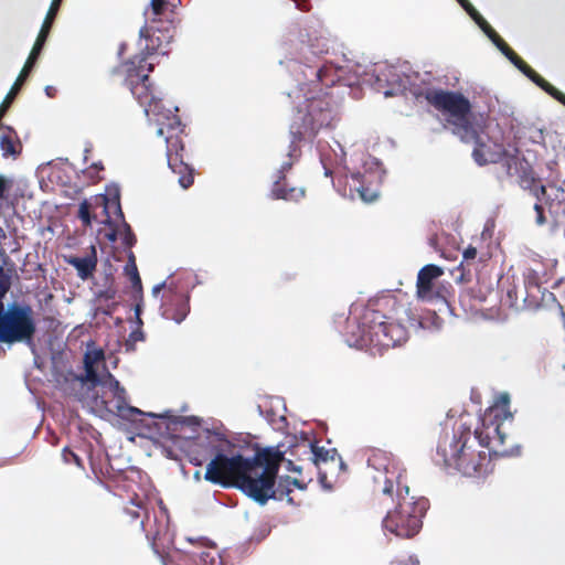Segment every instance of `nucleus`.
Masks as SVG:
<instances>
[{
	"label": "nucleus",
	"mask_w": 565,
	"mask_h": 565,
	"mask_svg": "<svg viewBox=\"0 0 565 565\" xmlns=\"http://www.w3.org/2000/svg\"><path fill=\"white\" fill-rule=\"evenodd\" d=\"M407 316L409 327H423L422 317L406 309L393 295H384L367 301L362 311L349 318L345 326L347 342L358 348L379 351L394 348L408 338L402 315Z\"/></svg>",
	"instance_id": "f257e3e1"
},
{
	"label": "nucleus",
	"mask_w": 565,
	"mask_h": 565,
	"mask_svg": "<svg viewBox=\"0 0 565 565\" xmlns=\"http://www.w3.org/2000/svg\"><path fill=\"white\" fill-rule=\"evenodd\" d=\"M168 0H150L145 9V25L140 29V38L147 41L141 56H135L122 65L126 83L139 106H157L162 97L156 95L149 83L148 73H143V63L149 55L161 53L167 55V49L174 38V11Z\"/></svg>",
	"instance_id": "f03ea898"
},
{
	"label": "nucleus",
	"mask_w": 565,
	"mask_h": 565,
	"mask_svg": "<svg viewBox=\"0 0 565 565\" xmlns=\"http://www.w3.org/2000/svg\"><path fill=\"white\" fill-rule=\"evenodd\" d=\"M445 128L465 142H473L472 158L479 166L497 163L509 154L504 147V131L497 118L477 108H438Z\"/></svg>",
	"instance_id": "7ed1b4c3"
},
{
	"label": "nucleus",
	"mask_w": 565,
	"mask_h": 565,
	"mask_svg": "<svg viewBox=\"0 0 565 565\" xmlns=\"http://www.w3.org/2000/svg\"><path fill=\"white\" fill-rule=\"evenodd\" d=\"M199 446L205 448L206 456L203 459L193 457L191 462L201 466L203 460L212 457L204 473L206 481L223 488H237L246 495L250 492L263 498L253 486L263 460V450L257 451L253 458H245L241 454L227 456L224 454L223 443L217 434H209L205 441L202 440Z\"/></svg>",
	"instance_id": "20e7f679"
},
{
	"label": "nucleus",
	"mask_w": 565,
	"mask_h": 565,
	"mask_svg": "<svg viewBox=\"0 0 565 565\" xmlns=\"http://www.w3.org/2000/svg\"><path fill=\"white\" fill-rule=\"evenodd\" d=\"M492 457L484 448L478 447L472 425L461 416L454 424L451 434L445 431L440 435L433 460L449 473L480 477L490 470Z\"/></svg>",
	"instance_id": "39448f33"
},
{
	"label": "nucleus",
	"mask_w": 565,
	"mask_h": 565,
	"mask_svg": "<svg viewBox=\"0 0 565 565\" xmlns=\"http://www.w3.org/2000/svg\"><path fill=\"white\" fill-rule=\"evenodd\" d=\"M179 109L145 108V114L149 122L157 127V134L166 139V154L169 168L179 175V184L183 189H189L194 182V169L183 160L184 143L182 135L185 125L178 115Z\"/></svg>",
	"instance_id": "423d86ee"
},
{
	"label": "nucleus",
	"mask_w": 565,
	"mask_h": 565,
	"mask_svg": "<svg viewBox=\"0 0 565 565\" xmlns=\"http://www.w3.org/2000/svg\"><path fill=\"white\" fill-rule=\"evenodd\" d=\"M512 420L510 396L508 393H502L484 411L480 417V425L472 430L478 447L484 448L493 457H508L518 454L519 448L515 449L512 444H508L510 437L504 428V424L507 422L511 424Z\"/></svg>",
	"instance_id": "0eeeda50"
},
{
	"label": "nucleus",
	"mask_w": 565,
	"mask_h": 565,
	"mask_svg": "<svg viewBox=\"0 0 565 565\" xmlns=\"http://www.w3.org/2000/svg\"><path fill=\"white\" fill-rule=\"evenodd\" d=\"M328 47H321L318 53H328ZM309 54L316 55L317 51L311 45L306 52L302 53L303 68L301 73L307 82L300 85V90L307 102H326V97L331 96L329 92L333 86H343L344 89H349V93L358 98L359 88H353L350 84H342L344 68L334 65L332 62H324L321 65L313 66L310 64Z\"/></svg>",
	"instance_id": "6e6552de"
},
{
	"label": "nucleus",
	"mask_w": 565,
	"mask_h": 565,
	"mask_svg": "<svg viewBox=\"0 0 565 565\" xmlns=\"http://www.w3.org/2000/svg\"><path fill=\"white\" fill-rule=\"evenodd\" d=\"M281 460L282 454L278 450H273L270 448L263 449L260 468L257 471L253 483L256 491H258L263 498H258L256 494L250 492L248 494L249 498L259 504H265L269 499H287L289 503H294V498L290 497L294 488H298L300 490L306 489V484L295 478H290L289 476L280 477L277 486L275 484Z\"/></svg>",
	"instance_id": "1a4fd4ad"
},
{
	"label": "nucleus",
	"mask_w": 565,
	"mask_h": 565,
	"mask_svg": "<svg viewBox=\"0 0 565 565\" xmlns=\"http://www.w3.org/2000/svg\"><path fill=\"white\" fill-rule=\"evenodd\" d=\"M33 315L30 305L12 303L4 310L0 302V342H31L36 332Z\"/></svg>",
	"instance_id": "9d476101"
},
{
	"label": "nucleus",
	"mask_w": 565,
	"mask_h": 565,
	"mask_svg": "<svg viewBox=\"0 0 565 565\" xmlns=\"http://www.w3.org/2000/svg\"><path fill=\"white\" fill-rule=\"evenodd\" d=\"M423 83L418 73L407 74L401 67L386 65L374 76L370 89L385 97L397 95L419 97L423 93Z\"/></svg>",
	"instance_id": "9b49d317"
},
{
	"label": "nucleus",
	"mask_w": 565,
	"mask_h": 565,
	"mask_svg": "<svg viewBox=\"0 0 565 565\" xmlns=\"http://www.w3.org/2000/svg\"><path fill=\"white\" fill-rule=\"evenodd\" d=\"M367 466L372 470L374 494L381 493L393 502L394 486L401 477L398 462L394 456L386 450L372 448L369 450Z\"/></svg>",
	"instance_id": "f8f14e48"
},
{
	"label": "nucleus",
	"mask_w": 565,
	"mask_h": 565,
	"mask_svg": "<svg viewBox=\"0 0 565 565\" xmlns=\"http://www.w3.org/2000/svg\"><path fill=\"white\" fill-rule=\"evenodd\" d=\"M331 116L328 108H297L290 124L291 151H298V145L305 139H313L322 127L329 126Z\"/></svg>",
	"instance_id": "ddd939ff"
},
{
	"label": "nucleus",
	"mask_w": 565,
	"mask_h": 565,
	"mask_svg": "<svg viewBox=\"0 0 565 565\" xmlns=\"http://www.w3.org/2000/svg\"><path fill=\"white\" fill-rule=\"evenodd\" d=\"M399 511L387 513L383 520V526L396 536L413 537L419 533L423 526L424 503L422 501L404 502L399 504Z\"/></svg>",
	"instance_id": "4468645a"
},
{
	"label": "nucleus",
	"mask_w": 565,
	"mask_h": 565,
	"mask_svg": "<svg viewBox=\"0 0 565 565\" xmlns=\"http://www.w3.org/2000/svg\"><path fill=\"white\" fill-rule=\"evenodd\" d=\"M113 200L104 194L96 196L94 204L84 200L78 207V218L85 226H90L93 221H96L113 227L114 221L110 217V210H114L110 204Z\"/></svg>",
	"instance_id": "2eb2a0df"
},
{
	"label": "nucleus",
	"mask_w": 565,
	"mask_h": 565,
	"mask_svg": "<svg viewBox=\"0 0 565 565\" xmlns=\"http://www.w3.org/2000/svg\"><path fill=\"white\" fill-rule=\"evenodd\" d=\"M347 186L349 188V196L353 200L360 199L365 203H371L379 196V186L374 172L351 173L350 177H347Z\"/></svg>",
	"instance_id": "dca6fc26"
},
{
	"label": "nucleus",
	"mask_w": 565,
	"mask_h": 565,
	"mask_svg": "<svg viewBox=\"0 0 565 565\" xmlns=\"http://www.w3.org/2000/svg\"><path fill=\"white\" fill-rule=\"evenodd\" d=\"M160 309L164 319L181 323L190 312L189 297L168 289L163 294Z\"/></svg>",
	"instance_id": "f3484780"
},
{
	"label": "nucleus",
	"mask_w": 565,
	"mask_h": 565,
	"mask_svg": "<svg viewBox=\"0 0 565 565\" xmlns=\"http://www.w3.org/2000/svg\"><path fill=\"white\" fill-rule=\"evenodd\" d=\"M468 14L491 40V42L500 50V52L514 64L520 56L507 44V42L495 32V30L488 23V21L477 11L473 6H470Z\"/></svg>",
	"instance_id": "a211bd4d"
},
{
	"label": "nucleus",
	"mask_w": 565,
	"mask_h": 565,
	"mask_svg": "<svg viewBox=\"0 0 565 565\" xmlns=\"http://www.w3.org/2000/svg\"><path fill=\"white\" fill-rule=\"evenodd\" d=\"M444 274L441 267L433 264L426 265V303H435L439 311H448L449 305L446 299L447 289L441 286L436 292L433 291V280Z\"/></svg>",
	"instance_id": "6ab92c4d"
},
{
	"label": "nucleus",
	"mask_w": 565,
	"mask_h": 565,
	"mask_svg": "<svg viewBox=\"0 0 565 565\" xmlns=\"http://www.w3.org/2000/svg\"><path fill=\"white\" fill-rule=\"evenodd\" d=\"M147 415L159 419L153 424L154 433L158 437L167 440H174L178 437L177 433L179 427L185 423V417L171 415L169 412L162 415L153 413H148Z\"/></svg>",
	"instance_id": "aec40b11"
},
{
	"label": "nucleus",
	"mask_w": 565,
	"mask_h": 565,
	"mask_svg": "<svg viewBox=\"0 0 565 565\" xmlns=\"http://www.w3.org/2000/svg\"><path fill=\"white\" fill-rule=\"evenodd\" d=\"M54 20L55 19L53 18V10H49L46 13V17L43 21V24L41 26V30L38 34V38L35 40V43H34V45L29 54V57H28L26 62L24 63V66L22 67L21 71H23L28 74H31L39 56L41 55V52L45 45V42L50 35Z\"/></svg>",
	"instance_id": "412c9836"
},
{
	"label": "nucleus",
	"mask_w": 565,
	"mask_h": 565,
	"mask_svg": "<svg viewBox=\"0 0 565 565\" xmlns=\"http://www.w3.org/2000/svg\"><path fill=\"white\" fill-rule=\"evenodd\" d=\"M270 196L274 200L299 202L306 196V189L301 185H291L285 175L275 179L270 189Z\"/></svg>",
	"instance_id": "4be33fe9"
},
{
	"label": "nucleus",
	"mask_w": 565,
	"mask_h": 565,
	"mask_svg": "<svg viewBox=\"0 0 565 565\" xmlns=\"http://www.w3.org/2000/svg\"><path fill=\"white\" fill-rule=\"evenodd\" d=\"M66 263L77 270V275L83 280L93 277L96 271L98 258L95 245L89 246V252L85 256H68Z\"/></svg>",
	"instance_id": "5701e85b"
},
{
	"label": "nucleus",
	"mask_w": 565,
	"mask_h": 565,
	"mask_svg": "<svg viewBox=\"0 0 565 565\" xmlns=\"http://www.w3.org/2000/svg\"><path fill=\"white\" fill-rule=\"evenodd\" d=\"M519 71H521L527 78H530L533 83H535L539 87H541L545 93L551 95L557 102L565 106V94L559 92L553 85H551L546 79H544L540 74H537L525 61L521 57L513 64Z\"/></svg>",
	"instance_id": "b1692460"
},
{
	"label": "nucleus",
	"mask_w": 565,
	"mask_h": 565,
	"mask_svg": "<svg viewBox=\"0 0 565 565\" xmlns=\"http://www.w3.org/2000/svg\"><path fill=\"white\" fill-rule=\"evenodd\" d=\"M478 257V250L475 246L469 245L465 248L462 253V260L459 265V270H461L460 280L465 282H469L472 280V271H478L479 264L486 260V255H480Z\"/></svg>",
	"instance_id": "393cba45"
},
{
	"label": "nucleus",
	"mask_w": 565,
	"mask_h": 565,
	"mask_svg": "<svg viewBox=\"0 0 565 565\" xmlns=\"http://www.w3.org/2000/svg\"><path fill=\"white\" fill-rule=\"evenodd\" d=\"M109 381H110V390L113 392L114 398L116 399V408L118 411V414L122 417H127L126 412L128 415H143L145 413L140 409L127 406V392L124 386L120 385L119 381H117L111 374H109Z\"/></svg>",
	"instance_id": "a878e982"
},
{
	"label": "nucleus",
	"mask_w": 565,
	"mask_h": 565,
	"mask_svg": "<svg viewBox=\"0 0 565 565\" xmlns=\"http://www.w3.org/2000/svg\"><path fill=\"white\" fill-rule=\"evenodd\" d=\"M426 100L435 106H471L462 94L455 92H438L434 95L426 93Z\"/></svg>",
	"instance_id": "bb28decb"
},
{
	"label": "nucleus",
	"mask_w": 565,
	"mask_h": 565,
	"mask_svg": "<svg viewBox=\"0 0 565 565\" xmlns=\"http://www.w3.org/2000/svg\"><path fill=\"white\" fill-rule=\"evenodd\" d=\"M114 206V212L117 215L118 220L121 222L124 227V235H122V243L127 247H131L136 244L137 239L135 234L132 233V230L130 225L125 221L124 213L120 206L119 198H115L111 203Z\"/></svg>",
	"instance_id": "cd10ccee"
},
{
	"label": "nucleus",
	"mask_w": 565,
	"mask_h": 565,
	"mask_svg": "<svg viewBox=\"0 0 565 565\" xmlns=\"http://www.w3.org/2000/svg\"><path fill=\"white\" fill-rule=\"evenodd\" d=\"M524 290L525 296L521 295L524 301L529 296L534 297V291L540 292V277L533 269H527L524 274Z\"/></svg>",
	"instance_id": "c85d7f7f"
},
{
	"label": "nucleus",
	"mask_w": 565,
	"mask_h": 565,
	"mask_svg": "<svg viewBox=\"0 0 565 565\" xmlns=\"http://www.w3.org/2000/svg\"><path fill=\"white\" fill-rule=\"evenodd\" d=\"M445 312L446 311H439L435 303H426V322H429L430 328L439 330L444 324V319L439 313Z\"/></svg>",
	"instance_id": "c756f323"
},
{
	"label": "nucleus",
	"mask_w": 565,
	"mask_h": 565,
	"mask_svg": "<svg viewBox=\"0 0 565 565\" xmlns=\"http://www.w3.org/2000/svg\"><path fill=\"white\" fill-rule=\"evenodd\" d=\"M126 275L130 278L132 288L137 292H141L142 290V284L141 278L139 276L136 263H135V256L134 254L129 257V263L125 267Z\"/></svg>",
	"instance_id": "7c9ffc66"
},
{
	"label": "nucleus",
	"mask_w": 565,
	"mask_h": 565,
	"mask_svg": "<svg viewBox=\"0 0 565 565\" xmlns=\"http://www.w3.org/2000/svg\"><path fill=\"white\" fill-rule=\"evenodd\" d=\"M547 195L548 193L546 192V194H541L539 198H535L536 202L533 205V210L535 212V224L537 226H543L547 223V217L544 210V205L547 207Z\"/></svg>",
	"instance_id": "2f4dec72"
},
{
	"label": "nucleus",
	"mask_w": 565,
	"mask_h": 565,
	"mask_svg": "<svg viewBox=\"0 0 565 565\" xmlns=\"http://www.w3.org/2000/svg\"><path fill=\"white\" fill-rule=\"evenodd\" d=\"M0 148L3 157L18 156L20 152V143L17 142L9 134L3 135L0 139Z\"/></svg>",
	"instance_id": "473e14b6"
},
{
	"label": "nucleus",
	"mask_w": 565,
	"mask_h": 565,
	"mask_svg": "<svg viewBox=\"0 0 565 565\" xmlns=\"http://www.w3.org/2000/svg\"><path fill=\"white\" fill-rule=\"evenodd\" d=\"M200 561L203 565H224L222 556L216 548L203 551L200 554Z\"/></svg>",
	"instance_id": "72a5a7b5"
},
{
	"label": "nucleus",
	"mask_w": 565,
	"mask_h": 565,
	"mask_svg": "<svg viewBox=\"0 0 565 565\" xmlns=\"http://www.w3.org/2000/svg\"><path fill=\"white\" fill-rule=\"evenodd\" d=\"M311 455L315 465H319L321 462H327L329 459H333V455L330 454L329 450L323 447L311 446Z\"/></svg>",
	"instance_id": "f704fd0d"
},
{
	"label": "nucleus",
	"mask_w": 565,
	"mask_h": 565,
	"mask_svg": "<svg viewBox=\"0 0 565 565\" xmlns=\"http://www.w3.org/2000/svg\"><path fill=\"white\" fill-rule=\"evenodd\" d=\"M104 358H105L104 351L100 349L87 351L84 354V366H95L98 362L104 360Z\"/></svg>",
	"instance_id": "c9c22d12"
},
{
	"label": "nucleus",
	"mask_w": 565,
	"mask_h": 565,
	"mask_svg": "<svg viewBox=\"0 0 565 565\" xmlns=\"http://www.w3.org/2000/svg\"><path fill=\"white\" fill-rule=\"evenodd\" d=\"M62 458L65 463H74L79 468H84L83 460L78 455H76L73 450H71L68 447H65L62 450Z\"/></svg>",
	"instance_id": "e433bc0d"
},
{
	"label": "nucleus",
	"mask_w": 565,
	"mask_h": 565,
	"mask_svg": "<svg viewBox=\"0 0 565 565\" xmlns=\"http://www.w3.org/2000/svg\"><path fill=\"white\" fill-rule=\"evenodd\" d=\"M84 367H85V374L78 376V380L82 383L89 382V383H93V384H97L99 382V377H98V374H97V371H96L95 366H84Z\"/></svg>",
	"instance_id": "4c0bfd02"
},
{
	"label": "nucleus",
	"mask_w": 565,
	"mask_h": 565,
	"mask_svg": "<svg viewBox=\"0 0 565 565\" xmlns=\"http://www.w3.org/2000/svg\"><path fill=\"white\" fill-rule=\"evenodd\" d=\"M296 152L297 151H291V156L288 153L290 160L281 164L280 169L276 173V178L281 175L286 177V173L292 168L294 161L298 158V154H295Z\"/></svg>",
	"instance_id": "58836bf2"
},
{
	"label": "nucleus",
	"mask_w": 565,
	"mask_h": 565,
	"mask_svg": "<svg viewBox=\"0 0 565 565\" xmlns=\"http://www.w3.org/2000/svg\"><path fill=\"white\" fill-rule=\"evenodd\" d=\"M519 289L515 285L510 284L507 288V297L510 306H516L520 298Z\"/></svg>",
	"instance_id": "ea45409f"
},
{
	"label": "nucleus",
	"mask_w": 565,
	"mask_h": 565,
	"mask_svg": "<svg viewBox=\"0 0 565 565\" xmlns=\"http://www.w3.org/2000/svg\"><path fill=\"white\" fill-rule=\"evenodd\" d=\"M21 89L12 85L9 93L6 95L3 100L0 103V106H11V104L14 102L17 95L20 93Z\"/></svg>",
	"instance_id": "a19ab883"
},
{
	"label": "nucleus",
	"mask_w": 565,
	"mask_h": 565,
	"mask_svg": "<svg viewBox=\"0 0 565 565\" xmlns=\"http://www.w3.org/2000/svg\"><path fill=\"white\" fill-rule=\"evenodd\" d=\"M82 174L89 184H96L103 180L102 174L88 172V167L82 171Z\"/></svg>",
	"instance_id": "79ce46f5"
},
{
	"label": "nucleus",
	"mask_w": 565,
	"mask_h": 565,
	"mask_svg": "<svg viewBox=\"0 0 565 565\" xmlns=\"http://www.w3.org/2000/svg\"><path fill=\"white\" fill-rule=\"evenodd\" d=\"M416 287H417V291H416L417 296L419 298L424 297V267L418 270Z\"/></svg>",
	"instance_id": "37998d69"
},
{
	"label": "nucleus",
	"mask_w": 565,
	"mask_h": 565,
	"mask_svg": "<svg viewBox=\"0 0 565 565\" xmlns=\"http://www.w3.org/2000/svg\"><path fill=\"white\" fill-rule=\"evenodd\" d=\"M30 74L21 71L19 76L17 77L15 82L13 83V85L15 87H18L19 89H21V87L23 86V84L25 83V81L28 79Z\"/></svg>",
	"instance_id": "c03bdc74"
},
{
	"label": "nucleus",
	"mask_w": 565,
	"mask_h": 565,
	"mask_svg": "<svg viewBox=\"0 0 565 565\" xmlns=\"http://www.w3.org/2000/svg\"><path fill=\"white\" fill-rule=\"evenodd\" d=\"M104 164L99 162H94L88 167V172H94L100 174L104 171Z\"/></svg>",
	"instance_id": "a18cd8bd"
},
{
	"label": "nucleus",
	"mask_w": 565,
	"mask_h": 565,
	"mask_svg": "<svg viewBox=\"0 0 565 565\" xmlns=\"http://www.w3.org/2000/svg\"><path fill=\"white\" fill-rule=\"evenodd\" d=\"M61 3H62V0H52V2H51V6H50L49 10H53V18L54 19L57 15V12L60 10Z\"/></svg>",
	"instance_id": "49530a36"
},
{
	"label": "nucleus",
	"mask_w": 565,
	"mask_h": 565,
	"mask_svg": "<svg viewBox=\"0 0 565 565\" xmlns=\"http://www.w3.org/2000/svg\"><path fill=\"white\" fill-rule=\"evenodd\" d=\"M9 184L7 179L3 175H0V199L3 198L4 192L8 190Z\"/></svg>",
	"instance_id": "de8ad7c7"
},
{
	"label": "nucleus",
	"mask_w": 565,
	"mask_h": 565,
	"mask_svg": "<svg viewBox=\"0 0 565 565\" xmlns=\"http://www.w3.org/2000/svg\"><path fill=\"white\" fill-rule=\"evenodd\" d=\"M45 94L49 97H55L56 94H57V88L54 87V86L49 85V86L45 87Z\"/></svg>",
	"instance_id": "09e8293b"
},
{
	"label": "nucleus",
	"mask_w": 565,
	"mask_h": 565,
	"mask_svg": "<svg viewBox=\"0 0 565 565\" xmlns=\"http://www.w3.org/2000/svg\"><path fill=\"white\" fill-rule=\"evenodd\" d=\"M130 338L134 340V341H141L143 340V334L141 331H134L130 333Z\"/></svg>",
	"instance_id": "8fccbe9b"
},
{
	"label": "nucleus",
	"mask_w": 565,
	"mask_h": 565,
	"mask_svg": "<svg viewBox=\"0 0 565 565\" xmlns=\"http://www.w3.org/2000/svg\"><path fill=\"white\" fill-rule=\"evenodd\" d=\"M457 1L461 4V7L465 9V11L467 13H468L469 9L471 10L470 6H472V4L469 2V0H457Z\"/></svg>",
	"instance_id": "3c124183"
},
{
	"label": "nucleus",
	"mask_w": 565,
	"mask_h": 565,
	"mask_svg": "<svg viewBox=\"0 0 565 565\" xmlns=\"http://www.w3.org/2000/svg\"><path fill=\"white\" fill-rule=\"evenodd\" d=\"M457 1L461 4V7L465 9V11L467 13H468L469 9L471 10L470 6H472V4L469 2V0H457Z\"/></svg>",
	"instance_id": "603ef678"
},
{
	"label": "nucleus",
	"mask_w": 565,
	"mask_h": 565,
	"mask_svg": "<svg viewBox=\"0 0 565 565\" xmlns=\"http://www.w3.org/2000/svg\"><path fill=\"white\" fill-rule=\"evenodd\" d=\"M164 288V284H160L153 287L152 294L158 295Z\"/></svg>",
	"instance_id": "864d4df0"
},
{
	"label": "nucleus",
	"mask_w": 565,
	"mask_h": 565,
	"mask_svg": "<svg viewBox=\"0 0 565 565\" xmlns=\"http://www.w3.org/2000/svg\"><path fill=\"white\" fill-rule=\"evenodd\" d=\"M429 245H430L431 247H434V248H435V250H437V252H438V248H437V237H436V236H433V237H430V238H429Z\"/></svg>",
	"instance_id": "5fc2aeb1"
},
{
	"label": "nucleus",
	"mask_w": 565,
	"mask_h": 565,
	"mask_svg": "<svg viewBox=\"0 0 565 565\" xmlns=\"http://www.w3.org/2000/svg\"><path fill=\"white\" fill-rule=\"evenodd\" d=\"M107 237H108L109 241L114 242L116 239V237H117V231L115 228H113L111 233H109L107 235Z\"/></svg>",
	"instance_id": "6e6d98bb"
},
{
	"label": "nucleus",
	"mask_w": 565,
	"mask_h": 565,
	"mask_svg": "<svg viewBox=\"0 0 565 565\" xmlns=\"http://www.w3.org/2000/svg\"><path fill=\"white\" fill-rule=\"evenodd\" d=\"M140 311H141V307H140V305L138 303V305L136 306V316H137V318H138V320H139V321H140V318H139V316H140Z\"/></svg>",
	"instance_id": "4d7b16f0"
},
{
	"label": "nucleus",
	"mask_w": 565,
	"mask_h": 565,
	"mask_svg": "<svg viewBox=\"0 0 565 565\" xmlns=\"http://www.w3.org/2000/svg\"><path fill=\"white\" fill-rule=\"evenodd\" d=\"M9 108H0V118H2L4 116V114L7 113Z\"/></svg>",
	"instance_id": "13d9d810"
},
{
	"label": "nucleus",
	"mask_w": 565,
	"mask_h": 565,
	"mask_svg": "<svg viewBox=\"0 0 565 565\" xmlns=\"http://www.w3.org/2000/svg\"><path fill=\"white\" fill-rule=\"evenodd\" d=\"M147 71H148V73L153 71V64L152 63L148 64Z\"/></svg>",
	"instance_id": "bf43d9fd"
},
{
	"label": "nucleus",
	"mask_w": 565,
	"mask_h": 565,
	"mask_svg": "<svg viewBox=\"0 0 565 565\" xmlns=\"http://www.w3.org/2000/svg\"><path fill=\"white\" fill-rule=\"evenodd\" d=\"M483 103H486L487 106H493V102L491 98L489 100H484Z\"/></svg>",
	"instance_id": "052dcab7"
},
{
	"label": "nucleus",
	"mask_w": 565,
	"mask_h": 565,
	"mask_svg": "<svg viewBox=\"0 0 565 565\" xmlns=\"http://www.w3.org/2000/svg\"><path fill=\"white\" fill-rule=\"evenodd\" d=\"M558 308H559V315L564 318L563 306L559 305Z\"/></svg>",
	"instance_id": "680f3d73"
},
{
	"label": "nucleus",
	"mask_w": 565,
	"mask_h": 565,
	"mask_svg": "<svg viewBox=\"0 0 565 565\" xmlns=\"http://www.w3.org/2000/svg\"><path fill=\"white\" fill-rule=\"evenodd\" d=\"M0 236H4V232L1 226H0Z\"/></svg>",
	"instance_id": "e2e57ef3"
},
{
	"label": "nucleus",
	"mask_w": 565,
	"mask_h": 565,
	"mask_svg": "<svg viewBox=\"0 0 565 565\" xmlns=\"http://www.w3.org/2000/svg\"><path fill=\"white\" fill-rule=\"evenodd\" d=\"M138 516H139L138 512L132 513V518H138Z\"/></svg>",
	"instance_id": "0e129e2a"
}]
</instances>
